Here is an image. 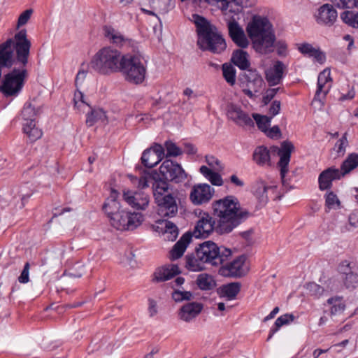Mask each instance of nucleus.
Returning a JSON list of instances; mask_svg holds the SVG:
<instances>
[{
    "label": "nucleus",
    "mask_w": 358,
    "mask_h": 358,
    "mask_svg": "<svg viewBox=\"0 0 358 358\" xmlns=\"http://www.w3.org/2000/svg\"><path fill=\"white\" fill-rule=\"evenodd\" d=\"M212 209L213 217L203 213L191 231L192 236L206 238L213 231L219 234H229L252 215L251 213L241 208L238 199L232 195L215 201Z\"/></svg>",
    "instance_id": "f257e3e1"
},
{
    "label": "nucleus",
    "mask_w": 358,
    "mask_h": 358,
    "mask_svg": "<svg viewBox=\"0 0 358 358\" xmlns=\"http://www.w3.org/2000/svg\"><path fill=\"white\" fill-rule=\"evenodd\" d=\"M245 30L256 52L267 55L274 50L275 31L266 16L252 14L246 24Z\"/></svg>",
    "instance_id": "f03ea898"
},
{
    "label": "nucleus",
    "mask_w": 358,
    "mask_h": 358,
    "mask_svg": "<svg viewBox=\"0 0 358 358\" xmlns=\"http://www.w3.org/2000/svg\"><path fill=\"white\" fill-rule=\"evenodd\" d=\"M192 20L196 27L198 32V45L203 50L213 53H220L225 50L227 45L224 39L217 28L204 17L194 14Z\"/></svg>",
    "instance_id": "7ed1b4c3"
},
{
    "label": "nucleus",
    "mask_w": 358,
    "mask_h": 358,
    "mask_svg": "<svg viewBox=\"0 0 358 358\" xmlns=\"http://www.w3.org/2000/svg\"><path fill=\"white\" fill-rule=\"evenodd\" d=\"M125 57L120 51L110 46L100 49L92 57L90 67L102 75L119 72Z\"/></svg>",
    "instance_id": "20e7f679"
},
{
    "label": "nucleus",
    "mask_w": 358,
    "mask_h": 358,
    "mask_svg": "<svg viewBox=\"0 0 358 358\" xmlns=\"http://www.w3.org/2000/svg\"><path fill=\"white\" fill-rule=\"evenodd\" d=\"M178 190L169 182H158V215L173 217L178 211Z\"/></svg>",
    "instance_id": "39448f33"
},
{
    "label": "nucleus",
    "mask_w": 358,
    "mask_h": 358,
    "mask_svg": "<svg viewBox=\"0 0 358 358\" xmlns=\"http://www.w3.org/2000/svg\"><path fill=\"white\" fill-rule=\"evenodd\" d=\"M196 249L200 260L215 266L223 264L232 255L231 249L223 245L218 246L211 241L199 244Z\"/></svg>",
    "instance_id": "423d86ee"
},
{
    "label": "nucleus",
    "mask_w": 358,
    "mask_h": 358,
    "mask_svg": "<svg viewBox=\"0 0 358 358\" xmlns=\"http://www.w3.org/2000/svg\"><path fill=\"white\" fill-rule=\"evenodd\" d=\"M119 72L122 73L125 80L138 85L143 82L146 69L140 57L127 54Z\"/></svg>",
    "instance_id": "0eeeda50"
},
{
    "label": "nucleus",
    "mask_w": 358,
    "mask_h": 358,
    "mask_svg": "<svg viewBox=\"0 0 358 358\" xmlns=\"http://www.w3.org/2000/svg\"><path fill=\"white\" fill-rule=\"evenodd\" d=\"M21 69H13L10 72L6 74L2 84L0 86V91L6 96H16L21 92L24 80L28 76V72L25 66Z\"/></svg>",
    "instance_id": "6e6552de"
},
{
    "label": "nucleus",
    "mask_w": 358,
    "mask_h": 358,
    "mask_svg": "<svg viewBox=\"0 0 358 358\" xmlns=\"http://www.w3.org/2000/svg\"><path fill=\"white\" fill-rule=\"evenodd\" d=\"M141 159L144 169L141 171V168L138 166L136 167V171H139V174L141 175L139 178L132 174H129L128 178L134 185L141 189L147 187L148 183L152 182V192L155 199L156 200L157 187H155V184L157 183V171L154 169L153 167L157 165V161L148 163L149 158L142 157Z\"/></svg>",
    "instance_id": "1a4fd4ad"
},
{
    "label": "nucleus",
    "mask_w": 358,
    "mask_h": 358,
    "mask_svg": "<svg viewBox=\"0 0 358 358\" xmlns=\"http://www.w3.org/2000/svg\"><path fill=\"white\" fill-rule=\"evenodd\" d=\"M194 3L202 6L203 4L217 6L223 12L224 16L230 13L238 16L243 8L253 6L256 0H193Z\"/></svg>",
    "instance_id": "9d476101"
},
{
    "label": "nucleus",
    "mask_w": 358,
    "mask_h": 358,
    "mask_svg": "<svg viewBox=\"0 0 358 358\" xmlns=\"http://www.w3.org/2000/svg\"><path fill=\"white\" fill-rule=\"evenodd\" d=\"M185 171L178 164H175L171 159L165 160L158 169V182H168L174 181L176 183L186 178Z\"/></svg>",
    "instance_id": "9b49d317"
},
{
    "label": "nucleus",
    "mask_w": 358,
    "mask_h": 358,
    "mask_svg": "<svg viewBox=\"0 0 358 358\" xmlns=\"http://www.w3.org/2000/svg\"><path fill=\"white\" fill-rule=\"evenodd\" d=\"M143 222L142 215L139 213H131L122 210L110 221L111 225L117 230L132 231Z\"/></svg>",
    "instance_id": "f8f14e48"
},
{
    "label": "nucleus",
    "mask_w": 358,
    "mask_h": 358,
    "mask_svg": "<svg viewBox=\"0 0 358 358\" xmlns=\"http://www.w3.org/2000/svg\"><path fill=\"white\" fill-rule=\"evenodd\" d=\"M332 82L329 69H324L320 73L317 78V88L313 100V105L319 108L324 106V101L331 87Z\"/></svg>",
    "instance_id": "ddd939ff"
},
{
    "label": "nucleus",
    "mask_w": 358,
    "mask_h": 358,
    "mask_svg": "<svg viewBox=\"0 0 358 358\" xmlns=\"http://www.w3.org/2000/svg\"><path fill=\"white\" fill-rule=\"evenodd\" d=\"M245 81L242 83L243 92L248 97L252 99L256 94L264 87L265 83L262 76L255 70H250L245 73Z\"/></svg>",
    "instance_id": "4468645a"
},
{
    "label": "nucleus",
    "mask_w": 358,
    "mask_h": 358,
    "mask_svg": "<svg viewBox=\"0 0 358 358\" xmlns=\"http://www.w3.org/2000/svg\"><path fill=\"white\" fill-rule=\"evenodd\" d=\"M229 34L233 42L240 48H246L249 44V40L243 27L236 21L235 15L230 16L228 14L225 16Z\"/></svg>",
    "instance_id": "2eb2a0df"
},
{
    "label": "nucleus",
    "mask_w": 358,
    "mask_h": 358,
    "mask_svg": "<svg viewBox=\"0 0 358 358\" xmlns=\"http://www.w3.org/2000/svg\"><path fill=\"white\" fill-rule=\"evenodd\" d=\"M246 260L245 255H240L232 262L227 263L220 267L219 274L227 278H241L246 274V271L243 268Z\"/></svg>",
    "instance_id": "dca6fc26"
},
{
    "label": "nucleus",
    "mask_w": 358,
    "mask_h": 358,
    "mask_svg": "<svg viewBox=\"0 0 358 358\" xmlns=\"http://www.w3.org/2000/svg\"><path fill=\"white\" fill-rule=\"evenodd\" d=\"M337 17V10L330 3L322 5L314 14V19L317 24L325 27L332 26L336 22Z\"/></svg>",
    "instance_id": "f3484780"
},
{
    "label": "nucleus",
    "mask_w": 358,
    "mask_h": 358,
    "mask_svg": "<svg viewBox=\"0 0 358 358\" xmlns=\"http://www.w3.org/2000/svg\"><path fill=\"white\" fill-rule=\"evenodd\" d=\"M214 193V189L208 184L194 185L191 191L189 199L194 205H201L208 202Z\"/></svg>",
    "instance_id": "a211bd4d"
},
{
    "label": "nucleus",
    "mask_w": 358,
    "mask_h": 358,
    "mask_svg": "<svg viewBox=\"0 0 358 358\" xmlns=\"http://www.w3.org/2000/svg\"><path fill=\"white\" fill-rule=\"evenodd\" d=\"M227 115L240 126H252L254 124L249 115L243 112L240 106L234 103L227 106Z\"/></svg>",
    "instance_id": "6ab92c4d"
},
{
    "label": "nucleus",
    "mask_w": 358,
    "mask_h": 358,
    "mask_svg": "<svg viewBox=\"0 0 358 358\" xmlns=\"http://www.w3.org/2000/svg\"><path fill=\"white\" fill-rule=\"evenodd\" d=\"M103 31L106 39L117 47H132L134 44V41L125 37L122 33L111 27H104Z\"/></svg>",
    "instance_id": "aec40b11"
},
{
    "label": "nucleus",
    "mask_w": 358,
    "mask_h": 358,
    "mask_svg": "<svg viewBox=\"0 0 358 358\" xmlns=\"http://www.w3.org/2000/svg\"><path fill=\"white\" fill-rule=\"evenodd\" d=\"M203 305L199 302H189L184 304L179 310V318L186 322H189L196 318L202 311Z\"/></svg>",
    "instance_id": "412c9836"
},
{
    "label": "nucleus",
    "mask_w": 358,
    "mask_h": 358,
    "mask_svg": "<svg viewBox=\"0 0 358 358\" xmlns=\"http://www.w3.org/2000/svg\"><path fill=\"white\" fill-rule=\"evenodd\" d=\"M341 177V173L338 169L330 167L323 171L318 178L320 189L324 191L331 189L333 180L340 179Z\"/></svg>",
    "instance_id": "4be33fe9"
},
{
    "label": "nucleus",
    "mask_w": 358,
    "mask_h": 358,
    "mask_svg": "<svg viewBox=\"0 0 358 358\" xmlns=\"http://www.w3.org/2000/svg\"><path fill=\"white\" fill-rule=\"evenodd\" d=\"M123 198L129 206L136 209H145L149 203L147 195L133 192L131 190H124L123 192Z\"/></svg>",
    "instance_id": "5701e85b"
},
{
    "label": "nucleus",
    "mask_w": 358,
    "mask_h": 358,
    "mask_svg": "<svg viewBox=\"0 0 358 358\" xmlns=\"http://www.w3.org/2000/svg\"><path fill=\"white\" fill-rule=\"evenodd\" d=\"M284 67L282 62L277 61L265 71V78L270 86L277 85L281 82Z\"/></svg>",
    "instance_id": "b1692460"
},
{
    "label": "nucleus",
    "mask_w": 358,
    "mask_h": 358,
    "mask_svg": "<svg viewBox=\"0 0 358 358\" xmlns=\"http://www.w3.org/2000/svg\"><path fill=\"white\" fill-rule=\"evenodd\" d=\"M192 234L191 231L185 233L175 243L170 251V259L176 260L180 258L185 252L187 246L191 243Z\"/></svg>",
    "instance_id": "393cba45"
},
{
    "label": "nucleus",
    "mask_w": 358,
    "mask_h": 358,
    "mask_svg": "<svg viewBox=\"0 0 358 358\" xmlns=\"http://www.w3.org/2000/svg\"><path fill=\"white\" fill-rule=\"evenodd\" d=\"M158 224H164L160 233L165 241H174L178 236L179 230L176 224L169 220L158 219Z\"/></svg>",
    "instance_id": "a878e982"
},
{
    "label": "nucleus",
    "mask_w": 358,
    "mask_h": 358,
    "mask_svg": "<svg viewBox=\"0 0 358 358\" xmlns=\"http://www.w3.org/2000/svg\"><path fill=\"white\" fill-rule=\"evenodd\" d=\"M241 284L238 282H230L220 286L217 292L220 297H226L229 300L236 298L241 290Z\"/></svg>",
    "instance_id": "bb28decb"
},
{
    "label": "nucleus",
    "mask_w": 358,
    "mask_h": 358,
    "mask_svg": "<svg viewBox=\"0 0 358 358\" xmlns=\"http://www.w3.org/2000/svg\"><path fill=\"white\" fill-rule=\"evenodd\" d=\"M231 61L236 66L243 70L247 69L250 66L249 55L243 50H235L232 55Z\"/></svg>",
    "instance_id": "cd10ccee"
},
{
    "label": "nucleus",
    "mask_w": 358,
    "mask_h": 358,
    "mask_svg": "<svg viewBox=\"0 0 358 358\" xmlns=\"http://www.w3.org/2000/svg\"><path fill=\"white\" fill-rule=\"evenodd\" d=\"M99 122L103 124L107 123L106 113L101 108L93 109L87 116L86 124L88 127H92Z\"/></svg>",
    "instance_id": "c85d7f7f"
},
{
    "label": "nucleus",
    "mask_w": 358,
    "mask_h": 358,
    "mask_svg": "<svg viewBox=\"0 0 358 358\" xmlns=\"http://www.w3.org/2000/svg\"><path fill=\"white\" fill-rule=\"evenodd\" d=\"M120 208L119 201L114 198L107 199L103 206V210L107 215L110 221L113 217L116 216V215H118L122 212V210H121Z\"/></svg>",
    "instance_id": "c756f323"
},
{
    "label": "nucleus",
    "mask_w": 358,
    "mask_h": 358,
    "mask_svg": "<svg viewBox=\"0 0 358 358\" xmlns=\"http://www.w3.org/2000/svg\"><path fill=\"white\" fill-rule=\"evenodd\" d=\"M204 262L198 257L196 249L194 253L189 254L185 257V267L192 271H199L204 268Z\"/></svg>",
    "instance_id": "7c9ffc66"
},
{
    "label": "nucleus",
    "mask_w": 358,
    "mask_h": 358,
    "mask_svg": "<svg viewBox=\"0 0 358 358\" xmlns=\"http://www.w3.org/2000/svg\"><path fill=\"white\" fill-rule=\"evenodd\" d=\"M295 317L292 313H287L278 317L271 328L267 341H269L272 336L284 325H287L294 321Z\"/></svg>",
    "instance_id": "2f4dec72"
},
{
    "label": "nucleus",
    "mask_w": 358,
    "mask_h": 358,
    "mask_svg": "<svg viewBox=\"0 0 358 358\" xmlns=\"http://www.w3.org/2000/svg\"><path fill=\"white\" fill-rule=\"evenodd\" d=\"M180 273L181 271L177 265H169L158 271V281L169 280Z\"/></svg>",
    "instance_id": "473e14b6"
},
{
    "label": "nucleus",
    "mask_w": 358,
    "mask_h": 358,
    "mask_svg": "<svg viewBox=\"0 0 358 358\" xmlns=\"http://www.w3.org/2000/svg\"><path fill=\"white\" fill-rule=\"evenodd\" d=\"M196 285L201 290H211L216 286V282L212 275L201 273L197 276Z\"/></svg>",
    "instance_id": "72a5a7b5"
},
{
    "label": "nucleus",
    "mask_w": 358,
    "mask_h": 358,
    "mask_svg": "<svg viewBox=\"0 0 358 358\" xmlns=\"http://www.w3.org/2000/svg\"><path fill=\"white\" fill-rule=\"evenodd\" d=\"M342 22L348 26L358 29V11L357 10H345L340 15Z\"/></svg>",
    "instance_id": "f704fd0d"
},
{
    "label": "nucleus",
    "mask_w": 358,
    "mask_h": 358,
    "mask_svg": "<svg viewBox=\"0 0 358 358\" xmlns=\"http://www.w3.org/2000/svg\"><path fill=\"white\" fill-rule=\"evenodd\" d=\"M23 131L31 141H35L42 136V131L36 127L34 121L24 124Z\"/></svg>",
    "instance_id": "c9c22d12"
},
{
    "label": "nucleus",
    "mask_w": 358,
    "mask_h": 358,
    "mask_svg": "<svg viewBox=\"0 0 358 358\" xmlns=\"http://www.w3.org/2000/svg\"><path fill=\"white\" fill-rule=\"evenodd\" d=\"M268 187L262 180L256 181L252 188V191L255 196L261 201H266L267 194L266 192Z\"/></svg>",
    "instance_id": "e433bc0d"
},
{
    "label": "nucleus",
    "mask_w": 358,
    "mask_h": 358,
    "mask_svg": "<svg viewBox=\"0 0 358 358\" xmlns=\"http://www.w3.org/2000/svg\"><path fill=\"white\" fill-rule=\"evenodd\" d=\"M327 303L331 305V315H336L343 313L345 308V305L342 301V298L335 296L329 298L327 300Z\"/></svg>",
    "instance_id": "4c0bfd02"
},
{
    "label": "nucleus",
    "mask_w": 358,
    "mask_h": 358,
    "mask_svg": "<svg viewBox=\"0 0 358 358\" xmlns=\"http://www.w3.org/2000/svg\"><path fill=\"white\" fill-rule=\"evenodd\" d=\"M252 117L255 120L258 128L264 133L271 125L272 117L254 113Z\"/></svg>",
    "instance_id": "58836bf2"
},
{
    "label": "nucleus",
    "mask_w": 358,
    "mask_h": 358,
    "mask_svg": "<svg viewBox=\"0 0 358 358\" xmlns=\"http://www.w3.org/2000/svg\"><path fill=\"white\" fill-rule=\"evenodd\" d=\"M38 110L31 103H26L22 110V116L27 122L34 121L35 117L37 115Z\"/></svg>",
    "instance_id": "ea45409f"
},
{
    "label": "nucleus",
    "mask_w": 358,
    "mask_h": 358,
    "mask_svg": "<svg viewBox=\"0 0 358 358\" xmlns=\"http://www.w3.org/2000/svg\"><path fill=\"white\" fill-rule=\"evenodd\" d=\"M223 76L226 81L231 85H234L236 82V70L234 68L227 64L222 65Z\"/></svg>",
    "instance_id": "a19ab883"
},
{
    "label": "nucleus",
    "mask_w": 358,
    "mask_h": 358,
    "mask_svg": "<svg viewBox=\"0 0 358 358\" xmlns=\"http://www.w3.org/2000/svg\"><path fill=\"white\" fill-rule=\"evenodd\" d=\"M357 166H358V158H346L341 166V176L349 173Z\"/></svg>",
    "instance_id": "79ce46f5"
},
{
    "label": "nucleus",
    "mask_w": 358,
    "mask_h": 358,
    "mask_svg": "<svg viewBox=\"0 0 358 358\" xmlns=\"http://www.w3.org/2000/svg\"><path fill=\"white\" fill-rule=\"evenodd\" d=\"M343 283L346 288L354 289L358 285V275L352 271L345 273Z\"/></svg>",
    "instance_id": "37998d69"
},
{
    "label": "nucleus",
    "mask_w": 358,
    "mask_h": 358,
    "mask_svg": "<svg viewBox=\"0 0 358 358\" xmlns=\"http://www.w3.org/2000/svg\"><path fill=\"white\" fill-rule=\"evenodd\" d=\"M341 202L336 194L330 191L325 195V206L328 209L336 208V206L339 208Z\"/></svg>",
    "instance_id": "c03bdc74"
},
{
    "label": "nucleus",
    "mask_w": 358,
    "mask_h": 358,
    "mask_svg": "<svg viewBox=\"0 0 358 358\" xmlns=\"http://www.w3.org/2000/svg\"><path fill=\"white\" fill-rule=\"evenodd\" d=\"M289 162L290 158H280V160L278 162V167L280 169V177L283 185H285L287 182L285 176L287 172L289 171Z\"/></svg>",
    "instance_id": "a18cd8bd"
},
{
    "label": "nucleus",
    "mask_w": 358,
    "mask_h": 358,
    "mask_svg": "<svg viewBox=\"0 0 358 358\" xmlns=\"http://www.w3.org/2000/svg\"><path fill=\"white\" fill-rule=\"evenodd\" d=\"M194 298L193 294L189 291L174 290L172 293V299L176 302L190 301Z\"/></svg>",
    "instance_id": "49530a36"
},
{
    "label": "nucleus",
    "mask_w": 358,
    "mask_h": 358,
    "mask_svg": "<svg viewBox=\"0 0 358 358\" xmlns=\"http://www.w3.org/2000/svg\"><path fill=\"white\" fill-rule=\"evenodd\" d=\"M348 145V141L347 138V133H345L343 136L335 144L334 150L338 156H343L345 155V149Z\"/></svg>",
    "instance_id": "de8ad7c7"
},
{
    "label": "nucleus",
    "mask_w": 358,
    "mask_h": 358,
    "mask_svg": "<svg viewBox=\"0 0 358 358\" xmlns=\"http://www.w3.org/2000/svg\"><path fill=\"white\" fill-rule=\"evenodd\" d=\"M297 50L303 55L311 57L317 48L308 43H301L296 45Z\"/></svg>",
    "instance_id": "09e8293b"
},
{
    "label": "nucleus",
    "mask_w": 358,
    "mask_h": 358,
    "mask_svg": "<svg viewBox=\"0 0 358 358\" xmlns=\"http://www.w3.org/2000/svg\"><path fill=\"white\" fill-rule=\"evenodd\" d=\"M165 147L167 151L166 157H178L182 155V148L171 141L166 142Z\"/></svg>",
    "instance_id": "8fccbe9b"
},
{
    "label": "nucleus",
    "mask_w": 358,
    "mask_h": 358,
    "mask_svg": "<svg viewBox=\"0 0 358 358\" xmlns=\"http://www.w3.org/2000/svg\"><path fill=\"white\" fill-rule=\"evenodd\" d=\"M294 150V145L289 141H284L278 150L279 157H290Z\"/></svg>",
    "instance_id": "3c124183"
},
{
    "label": "nucleus",
    "mask_w": 358,
    "mask_h": 358,
    "mask_svg": "<svg viewBox=\"0 0 358 358\" xmlns=\"http://www.w3.org/2000/svg\"><path fill=\"white\" fill-rule=\"evenodd\" d=\"M306 289L312 296L315 297L320 296L324 292V287L315 282H308L306 285Z\"/></svg>",
    "instance_id": "603ef678"
},
{
    "label": "nucleus",
    "mask_w": 358,
    "mask_h": 358,
    "mask_svg": "<svg viewBox=\"0 0 358 358\" xmlns=\"http://www.w3.org/2000/svg\"><path fill=\"white\" fill-rule=\"evenodd\" d=\"M357 0H332L335 6L339 9L356 8Z\"/></svg>",
    "instance_id": "864d4df0"
},
{
    "label": "nucleus",
    "mask_w": 358,
    "mask_h": 358,
    "mask_svg": "<svg viewBox=\"0 0 358 358\" xmlns=\"http://www.w3.org/2000/svg\"><path fill=\"white\" fill-rule=\"evenodd\" d=\"M32 13V9H27L22 12L18 17L16 29H18L20 27L26 24L31 18Z\"/></svg>",
    "instance_id": "5fc2aeb1"
},
{
    "label": "nucleus",
    "mask_w": 358,
    "mask_h": 358,
    "mask_svg": "<svg viewBox=\"0 0 358 358\" xmlns=\"http://www.w3.org/2000/svg\"><path fill=\"white\" fill-rule=\"evenodd\" d=\"M276 48L278 55L285 57L288 54V46L285 41H278L275 42L274 48Z\"/></svg>",
    "instance_id": "6e6d98bb"
},
{
    "label": "nucleus",
    "mask_w": 358,
    "mask_h": 358,
    "mask_svg": "<svg viewBox=\"0 0 358 358\" xmlns=\"http://www.w3.org/2000/svg\"><path fill=\"white\" fill-rule=\"evenodd\" d=\"M279 90V87L269 88L266 90L262 97V102L264 103V104L267 105L275 96Z\"/></svg>",
    "instance_id": "4d7b16f0"
},
{
    "label": "nucleus",
    "mask_w": 358,
    "mask_h": 358,
    "mask_svg": "<svg viewBox=\"0 0 358 358\" xmlns=\"http://www.w3.org/2000/svg\"><path fill=\"white\" fill-rule=\"evenodd\" d=\"M181 148L182 155H194L197 153L196 148L191 143H184Z\"/></svg>",
    "instance_id": "13d9d810"
},
{
    "label": "nucleus",
    "mask_w": 358,
    "mask_h": 358,
    "mask_svg": "<svg viewBox=\"0 0 358 358\" xmlns=\"http://www.w3.org/2000/svg\"><path fill=\"white\" fill-rule=\"evenodd\" d=\"M29 268H30L29 263L27 262L24 266V268L21 272L20 275L18 277V281L20 283L24 284V283H27L29 282Z\"/></svg>",
    "instance_id": "bf43d9fd"
},
{
    "label": "nucleus",
    "mask_w": 358,
    "mask_h": 358,
    "mask_svg": "<svg viewBox=\"0 0 358 358\" xmlns=\"http://www.w3.org/2000/svg\"><path fill=\"white\" fill-rule=\"evenodd\" d=\"M264 134L271 138H279L281 136V131L278 126H273L271 128H267Z\"/></svg>",
    "instance_id": "052dcab7"
},
{
    "label": "nucleus",
    "mask_w": 358,
    "mask_h": 358,
    "mask_svg": "<svg viewBox=\"0 0 358 358\" xmlns=\"http://www.w3.org/2000/svg\"><path fill=\"white\" fill-rule=\"evenodd\" d=\"M280 101L275 100L273 101L268 108V113L271 115L270 117H272V118L277 115L280 110Z\"/></svg>",
    "instance_id": "680f3d73"
},
{
    "label": "nucleus",
    "mask_w": 358,
    "mask_h": 358,
    "mask_svg": "<svg viewBox=\"0 0 358 358\" xmlns=\"http://www.w3.org/2000/svg\"><path fill=\"white\" fill-rule=\"evenodd\" d=\"M317 62L322 64L326 61V55L320 48H317L312 57Z\"/></svg>",
    "instance_id": "e2e57ef3"
},
{
    "label": "nucleus",
    "mask_w": 358,
    "mask_h": 358,
    "mask_svg": "<svg viewBox=\"0 0 358 358\" xmlns=\"http://www.w3.org/2000/svg\"><path fill=\"white\" fill-rule=\"evenodd\" d=\"M209 181L212 183L213 185L216 186H220L222 185V179L221 176L215 171H213L208 178Z\"/></svg>",
    "instance_id": "0e129e2a"
},
{
    "label": "nucleus",
    "mask_w": 358,
    "mask_h": 358,
    "mask_svg": "<svg viewBox=\"0 0 358 358\" xmlns=\"http://www.w3.org/2000/svg\"><path fill=\"white\" fill-rule=\"evenodd\" d=\"M87 74L86 71L80 70L78 71L75 80L77 87H82L85 84Z\"/></svg>",
    "instance_id": "69168bd1"
},
{
    "label": "nucleus",
    "mask_w": 358,
    "mask_h": 358,
    "mask_svg": "<svg viewBox=\"0 0 358 358\" xmlns=\"http://www.w3.org/2000/svg\"><path fill=\"white\" fill-rule=\"evenodd\" d=\"M349 90L347 93H341V96L339 97V100L341 101H344L346 100H351L355 96V92L353 87L348 86Z\"/></svg>",
    "instance_id": "338daca9"
},
{
    "label": "nucleus",
    "mask_w": 358,
    "mask_h": 358,
    "mask_svg": "<svg viewBox=\"0 0 358 358\" xmlns=\"http://www.w3.org/2000/svg\"><path fill=\"white\" fill-rule=\"evenodd\" d=\"M148 313L150 317H153L157 313V302L154 299H148Z\"/></svg>",
    "instance_id": "774afa93"
}]
</instances>
